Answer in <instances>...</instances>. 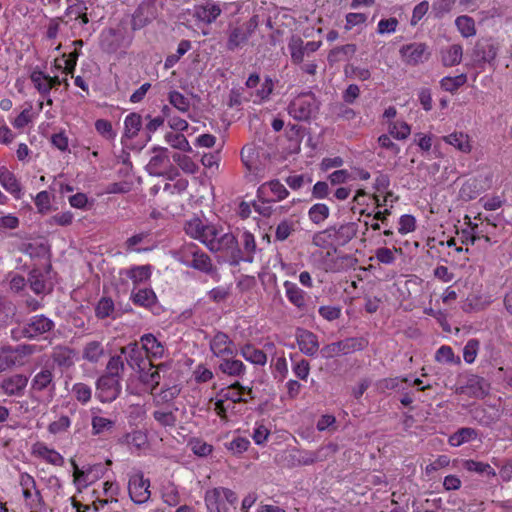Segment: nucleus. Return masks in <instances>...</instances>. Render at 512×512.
<instances>
[{
  "label": "nucleus",
  "mask_w": 512,
  "mask_h": 512,
  "mask_svg": "<svg viewBox=\"0 0 512 512\" xmlns=\"http://www.w3.org/2000/svg\"><path fill=\"white\" fill-rule=\"evenodd\" d=\"M184 230L187 235L202 242L212 252L235 248L236 237L232 233H222L216 225L206 224L199 218L187 221Z\"/></svg>",
  "instance_id": "1"
},
{
  "label": "nucleus",
  "mask_w": 512,
  "mask_h": 512,
  "mask_svg": "<svg viewBox=\"0 0 512 512\" xmlns=\"http://www.w3.org/2000/svg\"><path fill=\"white\" fill-rule=\"evenodd\" d=\"M120 274H124L128 277L132 283L133 288H138L139 285L148 282L152 275L151 265H133L125 270H122Z\"/></svg>",
  "instance_id": "29"
},
{
  "label": "nucleus",
  "mask_w": 512,
  "mask_h": 512,
  "mask_svg": "<svg viewBox=\"0 0 512 512\" xmlns=\"http://www.w3.org/2000/svg\"><path fill=\"white\" fill-rule=\"evenodd\" d=\"M455 24L460 31L461 35L465 38L474 36L476 34L475 22L473 18L462 15L456 18Z\"/></svg>",
  "instance_id": "50"
},
{
  "label": "nucleus",
  "mask_w": 512,
  "mask_h": 512,
  "mask_svg": "<svg viewBox=\"0 0 512 512\" xmlns=\"http://www.w3.org/2000/svg\"><path fill=\"white\" fill-rule=\"evenodd\" d=\"M322 45L321 41L304 42L301 37L293 35L288 42L291 61L295 65L303 63L304 57L316 52Z\"/></svg>",
  "instance_id": "10"
},
{
  "label": "nucleus",
  "mask_w": 512,
  "mask_h": 512,
  "mask_svg": "<svg viewBox=\"0 0 512 512\" xmlns=\"http://www.w3.org/2000/svg\"><path fill=\"white\" fill-rule=\"evenodd\" d=\"M31 390L36 392L48 391L52 398L56 390L53 369L44 367L37 372L32 378Z\"/></svg>",
  "instance_id": "17"
},
{
  "label": "nucleus",
  "mask_w": 512,
  "mask_h": 512,
  "mask_svg": "<svg viewBox=\"0 0 512 512\" xmlns=\"http://www.w3.org/2000/svg\"><path fill=\"white\" fill-rule=\"evenodd\" d=\"M462 56V46L460 44H453L441 51V62L445 67H453L460 64Z\"/></svg>",
  "instance_id": "37"
},
{
  "label": "nucleus",
  "mask_w": 512,
  "mask_h": 512,
  "mask_svg": "<svg viewBox=\"0 0 512 512\" xmlns=\"http://www.w3.org/2000/svg\"><path fill=\"white\" fill-rule=\"evenodd\" d=\"M55 327L54 322L44 315H35L29 318L23 324L12 330L14 338H38L45 333L50 332Z\"/></svg>",
  "instance_id": "4"
},
{
  "label": "nucleus",
  "mask_w": 512,
  "mask_h": 512,
  "mask_svg": "<svg viewBox=\"0 0 512 512\" xmlns=\"http://www.w3.org/2000/svg\"><path fill=\"white\" fill-rule=\"evenodd\" d=\"M255 27L256 23L250 21L240 26L231 28L228 36L227 48L229 50H235L244 44L250 37Z\"/></svg>",
  "instance_id": "21"
},
{
  "label": "nucleus",
  "mask_w": 512,
  "mask_h": 512,
  "mask_svg": "<svg viewBox=\"0 0 512 512\" xmlns=\"http://www.w3.org/2000/svg\"><path fill=\"white\" fill-rule=\"evenodd\" d=\"M123 443L127 444L130 449L137 451L144 450L148 447L147 434L141 430H135L127 433L122 440Z\"/></svg>",
  "instance_id": "40"
},
{
  "label": "nucleus",
  "mask_w": 512,
  "mask_h": 512,
  "mask_svg": "<svg viewBox=\"0 0 512 512\" xmlns=\"http://www.w3.org/2000/svg\"><path fill=\"white\" fill-rule=\"evenodd\" d=\"M35 351L34 346L31 345H22L18 346L15 349L7 348L1 351L3 355V359L7 362V368H11L17 364H22V358L27 355L33 354Z\"/></svg>",
  "instance_id": "31"
},
{
  "label": "nucleus",
  "mask_w": 512,
  "mask_h": 512,
  "mask_svg": "<svg viewBox=\"0 0 512 512\" xmlns=\"http://www.w3.org/2000/svg\"><path fill=\"white\" fill-rule=\"evenodd\" d=\"M149 487L150 481L145 479L142 473L131 476L128 483V491L131 500L136 504L147 502L151 496Z\"/></svg>",
  "instance_id": "14"
},
{
  "label": "nucleus",
  "mask_w": 512,
  "mask_h": 512,
  "mask_svg": "<svg viewBox=\"0 0 512 512\" xmlns=\"http://www.w3.org/2000/svg\"><path fill=\"white\" fill-rule=\"evenodd\" d=\"M352 348V343L350 339H345L342 341L334 342L325 345L321 350V356L323 358H335L342 355H347L350 353Z\"/></svg>",
  "instance_id": "33"
},
{
  "label": "nucleus",
  "mask_w": 512,
  "mask_h": 512,
  "mask_svg": "<svg viewBox=\"0 0 512 512\" xmlns=\"http://www.w3.org/2000/svg\"><path fill=\"white\" fill-rule=\"evenodd\" d=\"M115 425V422L111 419L102 416H93L91 421L92 433L99 435L105 431L111 430Z\"/></svg>",
  "instance_id": "57"
},
{
  "label": "nucleus",
  "mask_w": 512,
  "mask_h": 512,
  "mask_svg": "<svg viewBox=\"0 0 512 512\" xmlns=\"http://www.w3.org/2000/svg\"><path fill=\"white\" fill-rule=\"evenodd\" d=\"M319 108L320 102L312 92H302L290 101L287 111L295 120L308 121L316 117Z\"/></svg>",
  "instance_id": "3"
},
{
  "label": "nucleus",
  "mask_w": 512,
  "mask_h": 512,
  "mask_svg": "<svg viewBox=\"0 0 512 512\" xmlns=\"http://www.w3.org/2000/svg\"><path fill=\"white\" fill-rule=\"evenodd\" d=\"M217 371L228 377L241 379L246 375L247 367L243 361L232 356L220 360Z\"/></svg>",
  "instance_id": "22"
},
{
  "label": "nucleus",
  "mask_w": 512,
  "mask_h": 512,
  "mask_svg": "<svg viewBox=\"0 0 512 512\" xmlns=\"http://www.w3.org/2000/svg\"><path fill=\"white\" fill-rule=\"evenodd\" d=\"M25 506L29 510H45V502L40 491L36 488L32 491H23Z\"/></svg>",
  "instance_id": "46"
},
{
  "label": "nucleus",
  "mask_w": 512,
  "mask_h": 512,
  "mask_svg": "<svg viewBox=\"0 0 512 512\" xmlns=\"http://www.w3.org/2000/svg\"><path fill=\"white\" fill-rule=\"evenodd\" d=\"M324 236L331 238L330 244L335 247V252L341 254L340 248L347 245L352 239V225L344 224L338 228L333 227L327 229L315 237L316 244H318V240Z\"/></svg>",
  "instance_id": "15"
},
{
  "label": "nucleus",
  "mask_w": 512,
  "mask_h": 512,
  "mask_svg": "<svg viewBox=\"0 0 512 512\" xmlns=\"http://www.w3.org/2000/svg\"><path fill=\"white\" fill-rule=\"evenodd\" d=\"M71 466L73 468V482L79 491L101 479L105 472L101 463L88 464L80 468L74 460H71Z\"/></svg>",
  "instance_id": "5"
},
{
  "label": "nucleus",
  "mask_w": 512,
  "mask_h": 512,
  "mask_svg": "<svg viewBox=\"0 0 512 512\" xmlns=\"http://www.w3.org/2000/svg\"><path fill=\"white\" fill-rule=\"evenodd\" d=\"M52 359L61 368H70L74 365L75 351L69 347L57 346L53 349Z\"/></svg>",
  "instance_id": "34"
},
{
  "label": "nucleus",
  "mask_w": 512,
  "mask_h": 512,
  "mask_svg": "<svg viewBox=\"0 0 512 512\" xmlns=\"http://www.w3.org/2000/svg\"><path fill=\"white\" fill-rule=\"evenodd\" d=\"M240 354L246 361L254 365L264 366L267 363L266 353L250 343L241 346Z\"/></svg>",
  "instance_id": "35"
},
{
  "label": "nucleus",
  "mask_w": 512,
  "mask_h": 512,
  "mask_svg": "<svg viewBox=\"0 0 512 512\" xmlns=\"http://www.w3.org/2000/svg\"><path fill=\"white\" fill-rule=\"evenodd\" d=\"M130 300L136 306L151 309L157 303V296L152 288H133Z\"/></svg>",
  "instance_id": "30"
},
{
  "label": "nucleus",
  "mask_w": 512,
  "mask_h": 512,
  "mask_svg": "<svg viewBox=\"0 0 512 512\" xmlns=\"http://www.w3.org/2000/svg\"><path fill=\"white\" fill-rule=\"evenodd\" d=\"M140 342L148 361L160 359L164 356L165 346L153 334H144L140 338Z\"/></svg>",
  "instance_id": "26"
},
{
  "label": "nucleus",
  "mask_w": 512,
  "mask_h": 512,
  "mask_svg": "<svg viewBox=\"0 0 512 512\" xmlns=\"http://www.w3.org/2000/svg\"><path fill=\"white\" fill-rule=\"evenodd\" d=\"M480 347L478 339H469L463 349V359L466 363L471 364L475 361Z\"/></svg>",
  "instance_id": "62"
},
{
  "label": "nucleus",
  "mask_w": 512,
  "mask_h": 512,
  "mask_svg": "<svg viewBox=\"0 0 512 512\" xmlns=\"http://www.w3.org/2000/svg\"><path fill=\"white\" fill-rule=\"evenodd\" d=\"M205 504L208 512H227L226 503L234 505L237 495L229 488H213L205 493Z\"/></svg>",
  "instance_id": "6"
},
{
  "label": "nucleus",
  "mask_w": 512,
  "mask_h": 512,
  "mask_svg": "<svg viewBox=\"0 0 512 512\" xmlns=\"http://www.w3.org/2000/svg\"><path fill=\"white\" fill-rule=\"evenodd\" d=\"M283 286L285 295L290 303L299 309H304L306 306V293L297 284L290 281H285Z\"/></svg>",
  "instance_id": "36"
},
{
  "label": "nucleus",
  "mask_w": 512,
  "mask_h": 512,
  "mask_svg": "<svg viewBox=\"0 0 512 512\" xmlns=\"http://www.w3.org/2000/svg\"><path fill=\"white\" fill-rule=\"evenodd\" d=\"M154 155L151 157L147 164V170L151 175L160 176L166 173L169 157L168 150L164 147H155L153 149Z\"/></svg>",
  "instance_id": "23"
},
{
  "label": "nucleus",
  "mask_w": 512,
  "mask_h": 512,
  "mask_svg": "<svg viewBox=\"0 0 512 512\" xmlns=\"http://www.w3.org/2000/svg\"><path fill=\"white\" fill-rule=\"evenodd\" d=\"M478 437L476 429L471 427H462L455 433L450 435L448 442L453 447L461 446L464 443L470 442Z\"/></svg>",
  "instance_id": "39"
},
{
  "label": "nucleus",
  "mask_w": 512,
  "mask_h": 512,
  "mask_svg": "<svg viewBox=\"0 0 512 512\" xmlns=\"http://www.w3.org/2000/svg\"><path fill=\"white\" fill-rule=\"evenodd\" d=\"M329 208L326 204H314L308 211L309 219L315 223L320 224L324 222L329 216Z\"/></svg>",
  "instance_id": "54"
},
{
  "label": "nucleus",
  "mask_w": 512,
  "mask_h": 512,
  "mask_svg": "<svg viewBox=\"0 0 512 512\" xmlns=\"http://www.w3.org/2000/svg\"><path fill=\"white\" fill-rule=\"evenodd\" d=\"M467 82L466 74H460L455 77H444L440 81L441 88L447 92H455L459 87Z\"/></svg>",
  "instance_id": "55"
},
{
  "label": "nucleus",
  "mask_w": 512,
  "mask_h": 512,
  "mask_svg": "<svg viewBox=\"0 0 512 512\" xmlns=\"http://www.w3.org/2000/svg\"><path fill=\"white\" fill-rule=\"evenodd\" d=\"M296 341L300 351L307 356H314L319 350L317 336L308 330H298Z\"/></svg>",
  "instance_id": "27"
},
{
  "label": "nucleus",
  "mask_w": 512,
  "mask_h": 512,
  "mask_svg": "<svg viewBox=\"0 0 512 512\" xmlns=\"http://www.w3.org/2000/svg\"><path fill=\"white\" fill-rule=\"evenodd\" d=\"M208 339L211 354L222 360L237 354V347L232 338L223 331H215Z\"/></svg>",
  "instance_id": "7"
},
{
  "label": "nucleus",
  "mask_w": 512,
  "mask_h": 512,
  "mask_svg": "<svg viewBox=\"0 0 512 512\" xmlns=\"http://www.w3.org/2000/svg\"><path fill=\"white\" fill-rule=\"evenodd\" d=\"M443 140L447 144L454 146L461 152L468 153L471 151L469 136L467 134H464L463 132L451 133L447 136H444Z\"/></svg>",
  "instance_id": "43"
},
{
  "label": "nucleus",
  "mask_w": 512,
  "mask_h": 512,
  "mask_svg": "<svg viewBox=\"0 0 512 512\" xmlns=\"http://www.w3.org/2000/svg\"><path fill=\"white\" fill-rule=\"evenodd\" d=\"M34 88L42 97H48L50 91L61 85L62 81L57 75L50 76L42 71L39 67L34 68L29 76Z\"/></svg>",
  "instance_id": "12"
},
{
  "label": "nucleus",
  "mask_w": 512,
  "mask_h": 512,
  "mask_svg": "<svg viewBox=\"0 0 512 512\" xmlns=\"http://www.w3.org/2000/svg\"><path fill=\"white\" fill-rule=\"evenodd\" d=\"M72 393L76 400L81 402L82 404H86L91 400V387L85 383H75L72 387Z\"/></svg>",
  "instance_id": "60"
},
{
  "label": "nucleus",
  "mask_w": 512,
  "mask_h": 512,
  "mask_svg": "<svg viewBox=\"0 0 512 512\" xmlns=\"http://www.w3.org/2000/svg\"><path fill=\"white\" fill-rule=\"evenodd\" d=\"M103 355L104 348L102 344L98 341H91L87 343L83 348V359L91 363H97L102 358Z\"/></svg>",
  "instance_id": "47"
},
{
  "label": "nucleus",
  "mask_w": 512,
  "mask_h": 512,
  "mask_svg": "<svg viewBox=\"0 0 512 512\" xmlns=\"http://www.w3.org/2000/svg\"><path fill=\"white\" fill-rule=\"evenodd\" d=\"M221 12L222 9L219 4L214 2H207L196 9L197 17L207 24L214 22L220 16Z\"/></svg>",
  "instance_id": "38"
},
{
  "label": "nucleus",
  "mask_w": 512,
  "mask_h": 512,
  "mask_svg": "<svg viewBox=\"0 0 512 512\" xmlns=\"http://www.w3.org/2000/svg\"><path fill=\"white\" fill-rule=\"evenodd\" d=\"M34 204L40 214H47L51 210V195L47 191H40L34 198Z\"/></svg>",
  "instance_id": "63"
},
{
  "label": "nucleus",
  "mask_w": 512,
  "mask_h": 512,
  "mask_svg": "<svg viewBox=\"0 0 512 512\" xmlns=\"http://www.w3.org/2000/svg\"><path fill=\"white\" fill-rule=\"evenodd\" d=\"M188 446L190 447L191 451L199 457H206L213 451L212 445L199 438L191 439L188 443Z\"/></svg>",
  "instance_id": "56"
},
{
  "label": "nucleus",
  "mask_w": 512,
  "mask_h": 512,
  "mask_svg": "<svg viewBox=\"0 0 512 512\" xmlns=\"http://www.w3.org/2000/svg\"><path fill=\"white\" fill-rule=\"evenodd\" d=\"M121 354L125 356L127 364L138 371L149 361L143 355V348L138 343H129L121 348Z\"/></svg>",
  "instance_id": "25"
},
{
  "label": "nucleus",
  "mask_w": 512,
  "mask_h": 512,
  "mask_svg": "<svg viewBox=\"0 0 512 512\" xmlns=\"http://www.w3.org/2000/svg\"><path fill=\"white\" fill-rule=\"evenodd\" d=\"M258 151L254 144H247L241 150V160L249 172L257 174Z\"/></svg>",
  "instance_id": "44"
},
{
  "label": "nucleus",
  "mask_w": 512,
  "mask_h": 512,
  "mask_svg": "<svg viewBox=\"0 0 512 512\" xmlns=\"http://www.w3.org/2000/svg\"><path fill=\"white\" fill-rule=\"evenodd\" d=\"M0 184L2 187L13 195L14 198L22 197V187L16 176L5 166H0Z\"/></svg>",
  "instance_id": "32"
},
{
  "label": "nucleus",
  "mask_w": 512,
  "mask_h": 512,
  "mask_svg": "<svg viewBox=\"0 0 512 512\" xmlns=\"http://www.w3.org/2000/svg\"><path fill=\"white\" fill-rule=\"evenodd\" d=\"M178 408L174 404L157 407L152 415L157 423L162 427H175L177 423Z\"/></svg>",
  "instance_id": "28"
},
{
  "label": "nucleus",
  "mask_w": 512,
  "mask_h": 512,
  "mask_svg": "<svg viewBox=\"0 0 512 512\" xmlns=\"http://www.w3.org/2000/svg\"><path fill=\"white\" fill-rule=\"evenodd\" d=\"M173 161L187 174H194L198 171V165L188 155L175 153L172 156Z\"/></svg>",
  "instance_id": "53"
},
{
  "label": "nucleus",
  "mask_w": 512,
  "mask_h": 512,
  "mask_svg": "<svg viewBox=\"0 0 512 512\" xmlns=\"http://www.w3.org/2000/svg\"><path fill=\"white\" fill-rule=\"evenodd\" d=\"M258 197L264 202H279L286 199L289 191L277 179L263 183L257 190Z\"/></svg>",
  "instance_id": "16"
},
{
  "label": "nucleus",
  "mask_w": 512,
  "mask_h": 512,
  "mask_svg": "<svg viewBox=\"0 0 512 512\" xmlns=\"http://www.w3.org/2000/svg\"><path fill=\"white\" fill-rule=\"evenodd\" d=\"M165 140L167 143H169L173 148L189 152L191 151V146L186 139V137L182 134H175V133H167L165 135Z\"/></svg>",
  "instance_id": "58"
},
{
  "label": "nucleus",
  "mask_w": 512,
  "mask_h": 512,
  "mask_svg": "<svg viewBox=\"0 0 512 512\" xmlns=\"http://www.w3.org/2000/svg\"><path fill=\"white\" fill-rule=\"evenodd\" d=\"M106 370L105 375H112L121 380V374L124 370V361L121 355L112 356L107 363Z\"/></svg>",
  "instance_id": "59"
},
{
  "label": "nucleus",
  "mask_w": 512,
  "mask_h": 512,
  "mask_svg": "<svg viewBox=\"0 0 512 512\" xmlns=\"http://www.w3.org/2000/svg\"><path fill=\"white\" fill-rule=\"evenodd\" d=\"M70 426H71L70 418L66 415H62L57 420L51 422L48 425V431H49V433H51L53 435H57V434H61V433L68 431Z\"/></svg>",
  "instance_id": "64"
},
{
  "label": "nucleus",
  "mask_w": 512,
  "mask_h": 512,
  "mask_svg": "<svg viewBox=\"0 0 512 512\" xmlns=\"http://www.w3.org/2000/svg\"><path fill=\"white\" fill-rule=\"evenodd\" d=\"M247 395L250 399L252 398V389L242 386L238 381L228 387L222 388L218 393V397H221L224 401L230 402L231 404L246 403L248 401L246 398Z\"/></svg>",
  "instance_id": "18"
},
{
  "label": "nucleus",
  "mask_w": 512,
  "mask_h": 512,
  "mask_svg": "<svg viewBox=\"0 0 512 512\" xmlns=\"http://www.w3.org/2000/svg\"><path fill=\"white\" fill-rule=\"evenodd\" d=\"M337 451V445L329 443L319 447L315 451L298 450L291 455L293 465L307 466L316 462L324 461L331 457Z\"/></svg>",
  "instance_id": "8"
},
{
  "label": "nucleus",
  "mask_w": 512,
  "mask_h": 512,
  "mask_svg": "<svg viewBox=\"0 0 512 512\" xmlns=\"http://www.w3.org/2000/svg\"><path fill=\"white\" fill-rule=\"evenodd\" d=\"M168 100L169 103L179 112L189 113L191 107L190 100L179 91H170L168 95Z\"/></svg>",
  "instance_id": "48"
},
{
  "label": "nucleus",
  "mask_w": 512,
  "mask_h": 512,
  "mask_svg": "<svg viewBox=\"0 0 512 512\" xmlns=\"http://www.w3.org/2000/svg\"><path fill=\"white\" fill-rule=\"evenodd\" d=\"M241 248H238L236 240L235 248L231 250H222L221 252L229 255L235 262H252L256 252V240L252 233L243 231L240 235Z\"/></svg>",
  "instance_id": "9"
},
{
  "label": "nucleus",
  "mask_w": 512,
  "mask_h": 512,
  "mask_svg": "<svg viewBox=\"0 0 512 512\" xmlns=\"http://www.w3.org/2000/svg\"><path fill=\"white\" fill-rule=\"evenodd\" d=\"M28 384V378L22 374L6 377L1 382L2 393L8 396H20Z\"/></svg>",
  "instance_id": "24"
},
{
  "label": "nucleus",
  "mask_w": 512,
  "mask_h": 512,
  "mask_svg": "<svg viewBox=\"0 0 512 512\" xmlns=\"http://www.w3.org/2000/svg\"><path fill=\"white\" fill-rule=\"evenodd\" d=\"M488 304L489 301L483 299L482 296L477 294H470L464 301L462 309L463 311L470 313L483 310Z\"/></svg>",
  "instance_id": "51"
},
{
  "label": "nucleus",
  "mask_w": 512,
  "mask_h": 512,
  "mask_svg": "<svg viewBox=\"0 0 512 512\" xmlns=\"http://www.w3.org/2000/svg\"><path fill=\"white\" fill-rule=\"evenodd\" d=\"M175 258L183 265L211 274L214 266L211 258L194 243H186L176 252Z\"/></svg>",
  "instance_id": "2"
},
{
  "label": "nucleus",
  "mask_w": 512,
  "mask_h": 512,
  "mask_svg": "<svg viewBox=\"0 0 512 512\" xmlns=\"http://www.w3.org/2000/svg\"><path fill=\"white\" fill-rule=\"evenodd\" d=\"M31 454L35 458L41 459L54 466H62L64 457L55 449L48 447L44 442L37 441L31 447Z\"/></svg>",
  "instance_id": "19"
},
{
  "label": "nucleus",
  "mask_w": 512,
  "mask_h": 512,
  "mask_svg": "<svg viewBox=\"0 0 512 512\" xmlns=\"http://www.w3.org/2000/svg\"><path fill=\"white\" fill-rule=\"evenodd\" d=\"M474 53L478 60L491 62L497 55V47L491 41L478 42Z\"/></svg>",
  "instance_id": "42"
},
{
  "label": "nucleus",
  "mask_w": 512,
  "mask_h": 512,
  "mask_svg": "<svg viewBox=\"0 0 512 512\" xmlns=\"http://www.w3.org/2000/svg\"><path fill=\"white\" fill-rule=\"evenodd\" d=\"M399 52L403 62L411 66L424 63L430 57L428 46L420 42L403 45Z\"/></svg>",
  "instance_id": "13"
},
{
  "label": "nucleus",
  "mask_w": 512,
  "mask_h": 512,
  "mask_svg": "<svg viewBox=\"0 0 512 512\" xmlns=\"http://www.w3.org/2000/svg\"><path fill=\"white\" fill-rule=\"evenodd\" d=\"M467 388L470 390L471 395L475 397H484L488 391V384L484 378L472 376L468 380Z\"/></svg>",
  "instance_id": "52"
},
{
  "label": "nucleus",
  "mask_w": 512,
  "mask_h": 512,
  "mask_svg": "<svg viewBox=\"0 0 512 512\" xmlns=\"http://www.w3.org/2000/svg\"><path fill=\"white\" fill-rule=\"evenodd\" d=\"M164 365L154 366L151 361H149L145 366H143L139 372V379L141 383L144 385L145 390L153 393L154 390L158 387L161 380L160 370L163 369Z\"/></svg>",
  "instance_id": "20"
},
{
  "label": "nucleus",
  "mask_w": 512,
  "mask_h": 512,
  "mask_svg": "<svg viewBox=\"0 0 512 512\" xmlns=\"http://www.w3.org/2000/svg\"><path fill=\"white\" fill-rule=\"evenodd\" d=\"M142 127V118L137 113H130L124 120V133L123 137L128 139L135 138Z\"/></svg>",
  "instance_id": "41"
},
{
  "label": "nucleus",
  "mask_w": 512,
  "mask_h": 512,
  "mask_svg": "<svg viewBox=\"0 0 512 512\" xmlns=\"http://www.w3.org/2000/svg\"><path fill=\"white\" fill-rule=\"evenodd\" d=\"M463 467L469 472L485 474L490 477L496 476L495 470L488 463L479 462V461L470 459V460L464 461Z\"/></svg>",
  "instance_id": "49"
},
{
  "label": "nucleus",
  "mask_w": 512,
  "mask_h": 512,
  "mask_svg": "<svg viewBox=\"0 0 512 512\" xmlns=\"http://www.w3.org/2000/svg\"><path fill=\"white\" fill-rule=\"evenodd\" d=\"M481 189L477 179H468L465 181L460 190L459 197L464 201H470L480 195Z\"/></svg>",
  "instance_id": "45"
},
{
  "label": "nucleus",
  "mask_w": 512,
  "mask_h": 512,
  "mask_svg": "<svg viewBox=\"0 0 512 512\" xmlns=\"http://www.w3.org/2000/svg\"><path fill=\"white\" fill-rule=\"evenodd\" d=\"M121 388V380L112 375H102L96 382V397L102 403H110L120 395Z\"/></svg>",
  "instance_id": "11"
},
{
  "label": "nucleus",
  "mask_w": 512,
  "mask_h": 512,
  "mask_svg": "<svg viewBox=\"0 0 512 512\" xmlns=\"http://www.w3.org/2000/svg\"><path fill=\"white\" fill-rule=\"evenodd\" d=\"M114 312V302L111 298L102 297L95 308L96 316L100 319L111 316Z\"/></svg>",
  "instance_id": "61"
}]
</instances>
